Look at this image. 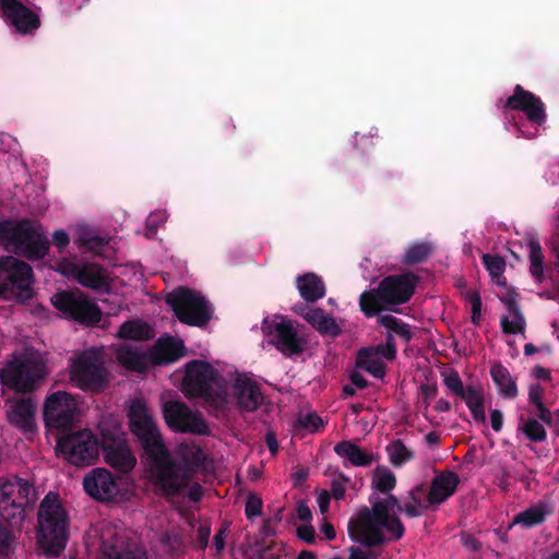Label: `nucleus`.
I'll list each match as a JSON object with an SVG mask.
<instances>
[{
    "label": "nucleus",
    "instance_id": "1",
    "mask_svg": "<svg viewBox=\"0 0 559 559\" xmlns=\"http://www.w3.org/2000/svg\"><path fill=\"white\" fill-rule=\"evenodd\" d=\"M128 418L130 431L135 436L142 450L141 456L150 464L152 480L155 476L164 480L168 468L171 467L170 452L146 404L141 400H133L128 409Z\"/></svg>",
    "mask_w": 559,
    "mask_h": 559
},
{
    "label": "nucleus",
    "instance_id": "2",
    "mask_svg": "<svg viewBox=\"0 0 559 559\" xmlns=\"http://www.w3.org/2000/svg\"><path fill=\"white\" fill-rule=\"evenodd\" d=\"M69 518L58 493L49 491L39 504L36 539L46 557H57L66 548Z\"/></svg>",
    "mask_w": 559,
    "mask_h": 559
},
{
    "label": "nucleus",
    "instance_id": "3",
    "mask_svg": "<svg viewBox=\"0 0 559 559\" xmlns=\"http://www.w3.org/2000/svg\"><path fill=\"white\" fill-rule=\"evenodd\" d=\"M419 277L413 272L392 274L382 278L377 288L365 290L359 296L360 310L367 318L379 314L389 306H399L413 297Z\"/></svg>",
    "mask_w": 559,
    "mask_h": 559
},
{
    "label": "nucleus",
    "instance_id": "4",
    "mask_svg": "<svg viewBox=\"0 0 559 559\" xmlns=\"http://www.w3.org/2000/svg\"><path fill=\"white\" fill-rule=\"evenodd\" d=\"M182 386L188 397L203 399L215 409H224L227 405L226 381L207 361L194 359L188 362Z\"/></svg>",
    "mask_w": 559,
    "mask_h": 559
},
{
    "label": "nucleus",
    "instance_id": "5",
    "mask_svg": "<svg viewBox=\"0 0 559 559\" xmlns=\"http://www.w3.org/2000/svg\"><path fill=\"white\" fill-rule=\"evenodd\" d=\"M0 242L32 261L43 260L50 249L41 226L29 218L0 221Z\"/></svg>",
    "mask_w": 559,
    "mask_h": 559
},
{
    "label": "nucleus",
    "instance_id": "6",
    "mask_svg": "<svg viewBox=\"0 0 559 559\" xmlns=\"http://www.w3.org/2000/svg\"><path fill=\"white\" fill-rule=\"evenodd\" d=\"M181 462H177L170 455V465L160 480L155 476L153 483L165 497H175L182 492L191 483L193 475L203 465L205 455L202 449L195 444H182L179 450Z\"/></svg>",
    "mask_w": 559,
    "mask_h": 559
},
{
    "label": "nucleus",
    "instance_id": "7",
    "mask_svg": "<svg viewBox=\"0 0 559 559\" xmlns=\"http://www.w3.org/2000/svg\"><path fill=\"white\" fill-rule=\"evenodd\" d=\"M99 435L90 429L64 430L57 437L56 453L78 467L93 465L99 456Z\"/></svg>",
    "mask_w": 559,
    "mask_h": 559
},
{
    "label": "nucleus",
    "instance_id": "8",
    "mask_svg": "<svg viewBox=\"0 0 559 559\" xmlns=\"http://www.w3.org/2000/svg\"><path fill=\"white\" fill-rule=\"evenodd\" d=\"M70 374L75 385L85 392L102 393L109 384L104 357L95 347L83 350L72 359Z\"/></svg>",
    "mask_w": 559,
    "mask_h": 559
},
{
    "label": "nucleus",
    "instance_id": "9",
    "mask_svg": "<svg viewBox=\"0 0 559 559\" xmlns=\"http://www.w3.org/2000/svg\"><path fill=\"white\" fill-rule=\"evenodd\" d=\"M166 302L176 318L190 326L204 328L212 319L210 302L198 292L188 287H178L166 296Z\"/></svg>",
    "mask_w": 559,
    "mask_h": 559
},
{
    "label": "nucleus",
    "instance_id": "10",
    "mask_svg": "<svg viewBox=\"0 0 559 559\" xmlns=\"http://www.w3.org/2000/svg\"><path fill=\"white\" fill-rule=\"evenodd\" d=\"M391 515L389 507L383 500L376 501L371 509L364 507L359 510L357 518L352 519L348 523L350 539L368 548L382 546L386 543V537L377 524Z\"/></svg>",
    "mask_w": 559,
    "mask_h": 559
},
{
    "label": "nucleus",
    "instance_id": "11",
    "mask_svg": "<svg viewBox=\"0 0 559 559\" xmlns=\"http://www.w3.org/2000/svg\"><path fill=\"white\" fill-rule=\"evenodd\" d=\"M98 444L104 462L117 473L127 475L135 467L136 457L119 427H99Z\"/></svg>",
    "mask_w": 559,
    "mask_h": 559
},
{
    "label": "nucleus",
    "instance_id": "12",
    "mask_svg": "<svg viewBox=\"0 0 559 559\" xmlns=\"http://www.w3.org/2000/svg\"><path fill=\"white\" fill-rule=\"evenodd\" d=\"M34 273L32 266L15 258L0 259V296L12 294L22 302L34 297Z\"/></svg>",
    "mask_w": 559,
    "mask_h": 559
},
{
    "label": "nucleus",
    "instance_id": "13",
    "mask_svg": "<svg viewBox=\"0 0 559 559\" xmlns=\"http://www.w3.org/2000/svg\"><path fill=\"white\" fill-rule=\"evenodd\" d=\"M46 365L34 358L14 359L0 370L3 385L16 392L28 393L45 379Z\"/></svg>",
    "mask_w": 559,
    "mask_h": 559
},
{
    "label": "nucleus",
    "instance_id": "14",
    "mask_svg": "<svg viewBox=\"0 0 559 559\" xmlns=\"http://www.w3.org/2000/svg\"><path fill=\"white\" fill-rule=\"evenodd\" d=\"M51 301L67 318L82 324L94 326L102 320L99 307L83 295L63 290L55 294Z\"/></svg>",
    "mask_w": 559,
    "mask_h": 559
},
{
    "label": "nucleus",
    "instance_id": "15",
    "mask_svg": "<svg viewBox=\"0 0 559 559\" xmlns=\"http://www.w3.org/2000/svg\"><path fill=\"white\" fill-rule=\"evenodd\" d=\"M164 419L175 432L207 436L210 433L205 419L181 401H168L163 406Z\"/></svg>",
    "mask_w": 559,
    "mask_h": 559
},
{
    "label": "nucleus",
    "instance_id": "16",
    "mask_svg": "<svg viewBox=\"0 0 559 559\" xmlns=\"http://www.w3.org/2000/svg\"><path fill=\"white\" fill-rule=\"evenodd\" d=\"M78 403L73 395L64 391L51 393L45 401L44 420L48 428L67 430L74 420Z\"/></svg>",
    "mask_w": 559,
    "mask_h": 559
},
{
    "label": "nucleus",
    "instance_id": "17",
    "mask_svg": "<svg viewBox=\"0 0 559 559\" xmlns=\"http://www.w3.org/2000/svg\"><path fill=\"white\" fill-rule=\"evenodd\" d=\"M266 329L271 336L270 344L285 357L297 356L305 352L307 341L298 334L290 320L278 317V320L273 321Z\"/></svg>",
    "mask_w": 559,
    "mask_h": 559
},
{
    "label": "nucleus",
    "instance_id": "18",
    "mask_svg": "<svg viewBox=\"0 0 559 559\" xmlns=\"http://www.w3.org/2000/svg\"><path fill=\"white\" fill-rule=\"evenodd\" d=\"M503 107L524 112L528 121L537 126L544 124L547 119L545 104L540 97L524 90L520 84L514 86L513 94L506 99Z\"/></svg>",
    "mask_w": 559,
    "mask_h": 559
},
{
    "label": "nucleus",
    "instance_id": "19",
    "mask_svg": "<svg viewBox=\"0 0 559 559\" xmlns=\"http://www.w3.org/2000/svg\"><path fill=\"white\" fill-rule=\"evenodd\" d=\"M84 491L94 500L108 502L118 493V484L111 472L105 467H95L83 478Z\"/></svg>",
    "mask_w": 559,
    "mask_h": 559
},
{
    "label": "nucleus",
    "instance_id": "20",
    "mask_svg": "<svg viewBox=\"0 0 559 559\" xmlns=\"http://www.w3.org/2000/svg\"><path fill=\"white\" fill-rule=\"evenodd\" d=\"M100 549L103 559H147L143 548L111 530L103 532Z\"/></svg>",
    "mask_w": 559,
    "mask_h": 559
},
{
    "label": "nucleus",
    "instance_id": "21",
    "mask_svg": "<svg viewBox=\"0 0 559 559\" xmlns=\"http://www.w3.org/2000/svg\"><path fill=\"white\" fill-rule=\"evenodd\" d=\"M58 271L62 274H72L84 287L102 290L108 287L105 270L98 264L85 263L83 265L61 262Z\"/></svg>",
    "mask_w": 559,
    "mask_h": 559
},
{
    "label": "nucleus",
    "instance_id": "22",
    "mask_svg": "<svg viewBox=\"0 0 559 559\" xmlns=\"http://www.w3.org/2000/svg\"><path fill=\"white\" fill-rule=\"evenodd\" d=\"M233 393L241 412H254L264 401L261 385L246 374H239L235 378Z\"/></svg>",
    "mask_w": 559,
    "mask_h": 559
},
{
    "label": "nucleus",
    "instance_id": "23",
    "mask_svg": "<svg viewBox=\"0 0 559 559\" xmlns=\"http://www.w3.org/2000/svg\"><path fill=\"white\" fill-rule=\"evenodd\" d=\"M5 19L22 34L31 33L39 27V17L17 0H0Z\"/></svg>",
    "mask_w": 559,
    "mask_h": 559
},
{
    "label": "nucleus",
    "instance_id": "24",
    "mask_svg": "<svg viewBox=\"0 0 559 559\" xmlns=\"http://www.w3.org/2000/svg\"><path fill=\"white\" fill-rule=\"evenodd\" d=\"M35 412L34 401L31 397H23L10 406L7 411V419L24 435H32L36 431Z\"/></svg>",
    "mask_w": 559,
    "mask_h": 559
},
{
    "label": "nucleus",
    "instance_id": "25",
    "mask_svg": "<svg viewBox=\"0 0 559 559\" xmlns=\"http://www.w3.org/2000/svg\"><path fill=\"white\" fill-rule=\"evenodd\" d=\"M460 484L459 475L453 471H442L431 480L427 493V501L431 506H439L454 495Z\"/></svg>",
    "mask_w": 559,
    "mask_h": 559
},
{
    "label": "nucleus",
    "instance_id": "26",
    "mask_svg": "<svg viewBox=\"0 0 559 559\" xmlns=\"http://www.w3.org/2000/svg\"><path fill=\"white\" fill-rule=\"evenodd\" d=\"M0 497L25 508L34 503L36 499L33 485L20 477H14L0 485Z\"/></svg>",
    "mask_w": 559,
    "mask_h": 559
},
{
    "label": "nucleus",
    "instance_id": "27",
    "mask_svg": "<svg viewBox=\"0 0 559 559\" xmlns=\"http://www.w3.org/2000/svg\"><path fill=\"white\" fill-rule=\"evenodd\" d=\"M185 355V345L180 340L173 337L159 338L150 350L151 364L154 366L168 365L177 361Z\"/></svg>",
    "mask_w": 559,
    "mask_h": 559
},
{
    "label": "nucleus",
    "instance_id": "28",
    "mask_svg": "<svg viewBox=\"0 0 559 559\" xmlns=\"http://www.w3.org/2000/svg\"><path fill=\"white\" fill-rule=\"evenodd\" d=\"M296 288L305 304H314L326 294V286L322 277L312 272L298 275Z\"/></svg>",
    "mask_w": 559,
    "mask_h": 559
},
{
    "label": "nucleus",
    "instance_id": "29",
    "mask_svg": "<svg viewBox=\"0 0 559 559\" xmlns=\"http://www.w3.org/2000/svg\"><path fill=\"white\" fill-rule=\"evenodd\" d=\"M552 513L551 507L545 501H538L513 516L510 527L521 525L523 528H533L546 522Z\"/></svg>",
    "mask_w": 559,
    "mask_h": 559
},
{
    "label": "nucleus",
    "instance_id": "30",
    "mask_svg": "<svg viewBox=\"0 0 559 559\" xmlns=\"http://www.w3.org/2000/svg\"><path fill=\"white\" fill-rule=\"evenodd\" d=\"M334 452L344 459V466L347 463L353 466L367 467L373 463V455L362 451L356 443L350 440H344L334 445Z\"/></svg>",
    "mask_w": 559,
    "mask_h": 559
},
{
    "label": "nucleus",
    "instance_id": "31",
    "mask_svg": "<svg viewBox=\"0 0 559 559\" xmlns=\"http://www.w3.org/2000/svg\"><path fill=\"white\" fill-rule=\"evenodd\" d=\"M117 359L127 369L136 372H145L151 364L150 353H142L131 346L119 347Z\"/></svg>",
    "mask_w": 559,
    "mask_h": 559
},
{
    "label": "nucleus",
    "instance_id": "32",
    "mask_svg": "<svg viewBox=\"0 0 559 559\" xmlns=\"http://www.w3.org/2000/svg\"><path fill=\"white\" fill-rule=\"evenodd\" d=\"M490 376L500 395L511 400L518 396L516 382L502 364H493L490 368Z\"/></svg>",
    "mask_w": 559,
    "mask_h": 559
},
{
    "label": "nucleus",
    "instance_id": "33",
    "mask_svg": "<svg viewBox=\"0 0 559 559\" xmlns=\"http://www.w3.org/2000/svg\"><path fill=\"white\" fill-rule=\"evenodd\" d=\"M0 516L9 526V531L20 530L25 519V507L0 497Z\"/></svg>",
    "mask_w": 559,
    "mask_h": 559
},
{
    "label": "nucleus",
    "instance_id": "34",
    "mask_svg": "<svg viewBox=\"0 0 559 559\" xmlns=\"http://www.w3.org/2000/svg\"><path fill=\"white\" fill-rule=\"evenodd\" d=\"M356 367L366 370L377 379H382L386 371L384 362L376 357L369 348H360L358 350Z\"/></svg>",
    "mask_w": 559,
    "mask_h": 559
},
{
    "label": "nucleus",
    "instance_id": "35",
    "mask_svg": "<svg viewBox=\"0 0 559 559\" xmlns=\"http://www.w3.org/2000/svg\"><path fill=\"white\" fill-rule=\"evenodd\" d=\"M118 336L124 340L145 341L151 337L146 323L140 320H129L121 324Z\"/></svg>",
    "mask_w": 559,
    "mask_h": 559
},
{
    "label": "nucleus",
    "instance_id": "36",
    "mask_svg": "<svg viewBox=\"0 0 559 559\" xmlns=\"http://www.w3.org/2000/svg\"><path fill=\"white\" fill-rule=\"evenodd\" d=\"M530 272L539 283L544 281V254L539 241L536 238L528 240Z\"/></svg>",
    "mask_w": 559,
    "mask_h": 559
},
{
    "label": "nucleus",
    "instance_id": "37",
    "mask_svg": "<svg viewBox=\"0 0 559 559\" xmlns=\"http://www.w3.org/2000/svg\"><path fill=\"white\" fill-rule=\"evenodd\" d=\"M518 429L532 442H543L547 438V432L543 424L536 418L525 419L523 415L519 417Z\"/></svg>",
    "mask_w": 559,
    "mask_h": 559
},
{
    "label": "nucleus",
    "instance_id": "38",
    "mask_svg": "<svg viewBox=\"0 0 559 559\" xmlns=\"http://www.w3.org/2000/svg\"><path fill=\"white\" fill-rule=\"evenodd\" d=\"M378 323L389 331L397 334L405 342H409L413 337L411 325L392 314L378 316Z\"/></svg>",
    "mask_w": 559,
    "mask_h": 559
},
{
    "label": "nucleus",
    "instance_id": "39",
    "mask_svg": "<svg viewBox=\"0 0 559 559\" xmlns=\"http://www.w3.org/2000/svg\"><path fill=\"white\" fill-rule=\"evenodd\" d=\"M396 485L395 475L385 467L378 466L373 471L372 487L381 493H389Z\"/></svg>",
    "mask_w": 559,
    "mask_h": 559
},
{
    "label": "nucleus",
    "instance_id": "40",
    "mask_svg": "<svg viewBox=\"0 0 559 559\" xmlns=\"http://www.w3.org/2000/svg\"><path fill=\"white\" fill-rule=\"evenodd\" d=\"M431 250L432 248L428 242H415L406 249L401 262L404 265L421 263L429 257Z\"/></svg>",
    "mask_w": 559,
    "mask_h": 559
},
{
    "label": "nucleus",
    "instance_id": "41",
    "mask_svg": "<svg viewBox=\"0 0 559 559\" xmlns=\"http://www.w3.org/2000/svg\"><path fill=\"white\" fill-rule=\"evenodd\" d=\"M390 461L394 466H402L413 459V452L406 448L402 440L397 439L386 447Z\"/></svg>",
    "mask_w": 559,
    "mask_h": 559
},
{
    "label": "nucleus",
    "instance_id": "42",
    "mask_svg": "<svg viewBox=\"0 0 559 559\" xmlns=\"http://www.w3.org/2000/svg\"><path fill=\"white\" fill-rule=\"evenodd\" d=\"M295 313L305 319L312 328H317L323 316L326 313L321 308L310 307L308 304L299 302L293 307Z\"/></svg>",
    "mask_w": 559,
    "mask_h": 559
},
{
    "label": "nucleus",
    "instance_id": "43",
    "mask_svg": "<svg viewBox=\"0 0 559 559\" xmlns=\"http://www.w3.org/2000/svg\"><path fill=\"white\" fill-rule=\"evenodd\" d=\"M377 525H379V530L383 531L384 528L390 534V536L386 538V542L400 540L405 534V527L400 518L396 516L395 514L389 516L383 522L381 521Z\"/></svg>",
    "mask_w": 559,
    "mask_h": 559
},
{
    "label": "nucleus",
    "instance_id": "44",
    "mask_svg": "<svg viewBox=\"0 0 559 559\" xmlns=\"http://www.w3.org/2000/svg\"><path fill=\"white\" fill-rule=\"evenodd\" d=\"M481 261L491 277L499 278L503 274L506 269V261L503 258L490 253H485L481 257Z\"/></svg>",
    "mask_w": 559,
    "mask_h": 559
},
{
    "label": "nucleus",
    "instance_id": "45",
    "mask_svg": "<svg viewBox=\"0 0 559 559\" xmlns=\"http://www.w3.org/2000/svg\"><path fill=\"white\" fill-rule=\"evenodd\" d=\"M500 325L504 334H523L526 328V320L525 318H513L510 320L509 317L503 316L500 320Z\"/></svg>",
    "mask_w": 559,
    "mask_h": 559
},
{
    "label": "nucleus",
    "instance_id": "46",
    "mask_svg": "<svg viewBox=\"0 0 559 559\" xmlns=\"http://www.w3.org/2000/svg\"><path fill=\"white\" fill-rule=\"evenodd\" d=\"M316 330L322 335H329L332 337H336L342 333V330L335 319L328 313L323 316Z\"/></svg>",
    "mask_w": 559,
    "mask_h": 559
},
{
    "label": "nucleus",
    "instance_id": "47",
    "mask_svg": "<svg viewBox=\"0 0 559 559\" xmlns=\"http://www.w3.org/2000/svg\"><path fill=\"white\" fill-rule=\"evenodd\" d=\"M349 483V477H347L344 473H338V476L331 480V497H333L335 500H343L345 498L346 485Z\"/></svg>",
    "mask_w": 559,
    "mask_h": 559
},
{
    "label": "nucleus",
    "instance_id": "48",
    "mask_svg": "<svg viewBox=\"0 0 559 559\" xmlns=\"http://www.w3.org/2000/svg\"><path fill=\"white\" fill-rule=\"evenodd\" d=\"M460 397L465 402L468 409L484 403L483 390L474 385H468Z\"/></svg>",
    "mask_w": 559,
    "mask_h": 559
},
{
    "label": "nucleus",
    "instance_id": "49",
    "mask_svg": "<svg viewBox=\"0 0 559 559\" xmlns=\"http://www.w3.org/2000/svg\"><path fill=\"white\" fill-rule=\"evenodd\" d=\"M262 499L255 493H249L246 500L245 513L249 520L259 516L262 513Z\"/></svg>",
    "mask_w": 559,
    "mask_h": 559
},
{
    "label": "nucleus",
    "instance_id": "50",
    "mask_svg": "<svg viewBox=\"0 0 559 559\" xmlns=\"http://www.w3.org/2000/svg\"><path fill=\"white\" fill-rule=\"evenodd\" d=\"M298 421L301 428L310 432H316L323 427V420L317 413H308L305 416H300Z\"/></svg>",
    "mask_w": 559,
    "mask_h": 559
},
{
    "label": "nucleus",
    "instance_id": "51",
    "mask_svg": "<svg viewBox=\"0 0 559 559\" xmlns=\"http://www.w3.org/2000/svg\"><path fill=\"white\" fill-rule=\"evenodd\" d=\"M444 384L459 397L466 391V388H464L460 374L456 371L451 372L444 378Z\"/></svg>",
    "mask_w": 559,
    "mask_h": 559
},
{
    "label": "nucleus",
    "instance_id": "52",
    "mask_svg": "<svg viewBox=\"0 0 559 559\" xmlns=\"http://www.w3.org/2000/svg\"><path fill=\"white\" fill-rule=\"evenodd\" d=\"M507 307L509 314L514 319L524 318L516 300L515 293H509L500 299Z\"/></svg>",
    "mask_w": 559,
    "mask_h": 559
},
{
    "label": "nucleus",
    "instance_id": "53",
    "mask_svg": "<svg viewBox=\"0 0 559 559\" xmlns=\"http://www.w3.org/2000/svg\"><path fill=\"white\" fill-rule=\"evenodd\" d=\"M107 243L106 238L96 235L87 236L82 239V245L94 252H99Z\"/></svg>",
    "mask_w": 559,
    "mask_h": 559
},
{
    "label": "nucleus",
    "instance_id": "54",
    "mask_svg": "<svg viewBox=\"0 0 559 559\" xmlns=\"http://www.w3.org/2000/svg\"><path fill=\"white\" fill-rule=\"evenodd\" d=\"M211 536V527L207 524H202L199 526L195 538V547L200 550H204L209 545V539Z\"/></svg>",
    "mask_w": 559,
    "mask_h": 559
},
{
    "label": "nucleus",
    "instance_id": "55",
    "mask_svg": "<svg viewBox=\"0 0 559 559\" xmlns=\"http://www.w3.org/2000/svg\"><path fill=\"white\" fill-rule=\"evenodd\" d=\"M462 545L471 552H478L481 550V543L472 534L462 532L460 534Z\"/></svg>",
    "mask_w": 559,
    "mask_h": 559
},
{
    "label": "nucleus",
    "instance_id": "56",
    "mask_svg": "<svg viewBox=\"0 0 559 559\" xmlns=\"http://www.w3.org/2000/svg\"><path fill=\"white\" fill-rule=\"evenodd\" d=\"M378 358H385L388 360H393L396 357V346H385L383 344H379L374 347H368Z\"/></svg>",
    "mask_w": 559,
    "mask_h": 559
},
{
    "label": "nucleus",
    "instance_id": "57",
    "mask_svg": "<svg viewBox=\"0 0 559 559\" xmlns=\"http://www.w3.org/2000/svg\"><path fill=\"white\" fill-rule=\"evenodd\" d=\"M52 243L59 252H62L70 243V237L63 229H58L52 234Z\"/></svg>",
    "mask_w": 559,
    "mask_h": 559
},
{
    "label": "nucleus",
    "instance_id": "58",
    "mask_svg": "<svg viewBox=\"0 0 559 559\" xmlns=\"http://www.w3.org/2000/svg\"><path fill=\"white\" fill-rule=\"evenodd\" d=\"M14 539L13 533L7 528L0 530V555H7Z\"/></svg>",
    "mask_w": 559,
    "mask_h": 559
},
{
    "label": "nucleus",
    "instance_id": "59",
    "mask_svg": "<svg viewBox=\"0 0 559 559\" xmlns=\"http://www.w3.org/2000/svg\"><path fill=\"white\" fill-rule=\"evenodd\" d=\"M297 536L307 544H312L316 540V531L310 523L305 524L297 528Z\"/></svg>",
    "mask_w": 559,
    "mask_h": 559
},
{
    "label": "nucleus",
    "instance_id": "60",
    "mask_svg": "<svg viewBox=\"0 0 559 559\" xmlns=\"http://www.w3.org/2000/svg\"><path fill=\"white\" fill-rule=\"evenodd\" d=\"M544 395V388L539 383L530 385L528 389V401L535 406L542 405Z\"/></svg>",
    "mask_w": 559,
    "mask_h": 559
},
{
    "label": "nucleus",
    "instance_id": "61",
    "mask_svg": "<svg viewBox=\"0 0 559 559\" xmlns=\"http://www.w3.org/2000/svg\"><path fill=\"white\" fill-rule=\"evenodd\" d=\"M296 513H297V518L307 524H309L310 521L312 520L311 510L307 506V503L304 501L298 502L297 508H296Z\"/></svg>",
    "mask_w": 559,
    "mask_h": 559
},
{
    "label": "nucleus",
    "instance_id": "62",
    "mask_svg": "<svg viewBox=\"0 0 559 559\" xmlns=\"http://www.w3.org/2000/svg\"><path fill=\"white\" fill-rule=\"evenodd\" d=\"M425 492V486L423 484H419L415 486L413 489L408 492V498L412 502L416 503L423 509H427V506L423 504L420 496Z\"/></svg>",
    "mask_w": 559,
    "mask_h": 559
},
{
    "label": "nucleus",
    "instance_id": "63",
    "mask_svg": "<svg viewBox=\"0 0 559 559\" xmlns=\"http://www.w3.org/2000/svg\"><path fill=\"white\" fill-rule=\"evenodd\" d=\"M490 424H491V428L496 431V432H499L501 431L502 429V426H503V414L501 411L499 409H492L490 412Z\"/></svg>",
    "mask_w": 559,
    "mask_h": 559
},
{
    "label": "nucleus",
    "instance_id": "64",
    "mask_svg": "<svg viewBox=\"0 0 559 559\" xmlns=\"http://www.w3.org/2000/svg\"><path fill=\"white\" fill-rule=\"evenodd\" d=\"M374 557L371 551H365L355 546L349 548L348 559H373Z\"/></svg>",
    "mask_w": 559,
    "mask_h": 559
}]
</instances>
